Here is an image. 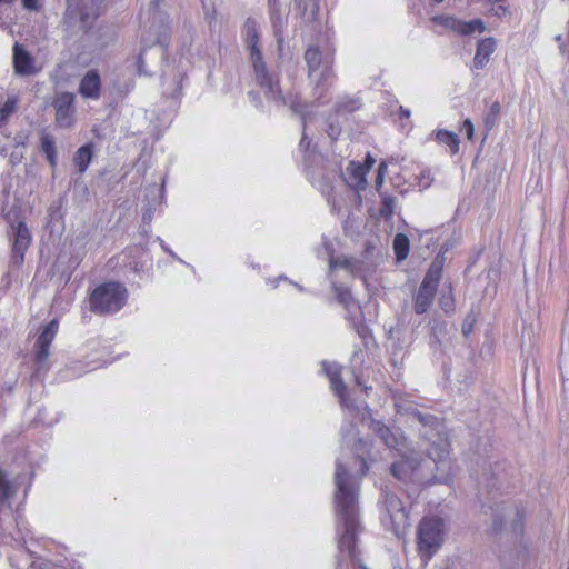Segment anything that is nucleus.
I'll return each mask as SVG.
<instances>
[{"label": "nucleus", "instance_id": "16", "mask_svg": "<svg viewBox=\"0 0 569 569\" xmlns=\"http://www.w3.org/2000/svg\"><path fill=\"white\" fill-rule=\"evenodd\" d=\"M40 147L41 151L46 156L48 163L52 169H54L58 164V154L53 137L42 132L40 136Z\"/></svg>", "mask_w": 569, "mask_h": 569}, {"label": "nucleus", "instance_id": "19", "mask_svg": "<svg viewBox=\"0 0 569 569\" xmlns=\"http://www.w3.org/2000/svg\"><path fill=\"white\" fill-rule=\"evenodd\" d=\"M450 453V443L447 439L433 442L428 449V456L436 462H446Z\"/></svg>", "mask_w": 569, "mask_h": 569}, {"label": "nucleus", "instance_id": "11", "mask_svg": "<svg viewBox=\"0 0 569 569\" xmlns=\"http://www.w3.org/2000/svg\"><path fill=\"white\" fill-rule=\"evenodd\" d=\"M13 68L20 76H31L40 71L34 64V58L18 42L13 46Z\"/></svg>", "mask_w": 569, "mask_h": 569}, {"label": "nucleus", "instance_id": "9", "mask_svg": "<svg viewBox=\"0 0 569 569\" xmlns=\"http://www.w3.org/2000/svg\"><path fill=\"white\" fill-rule=\"evenodd\" d=\"M432 21L462 37L471 36L476 32L482 33L486 30L485 22L481 19L463 21L452 16L441 14L432 17Z\"/></svg>", "mask_w": 569, "mask_h": 569}, {"label": "nucleus", "instance_id": "15", "mask_svg": "<svg viewBox=\"0 0 569 569\" xmlns=\"http://www.w3.org/2000/svg\"><path fill=\"white\" fill-rule=\"evenodd\" d=\"M93 158V144L87 143L80 147L73 157V163L77 167L79 173H83L89 168Z\"/></svg>", "mask_w": 569, "mask_h": 569}, {"label": "nucleus", "instance_id": "27", "mask_svg": "<svg viewBox=\"0 0 569 569\" xmlns=\"http://www.w3.org/2000/svg\"><path fill=\"white\" fill-rule=\"evenodd\" d=\"M439 306L445 313L450 315L456 309V301L452 291L450 290L447 295H442L439 299Z\"/></svg>", "mask_w": 569, "mask_h": 569}, {"label": "nucleus", "instance_id": "14", "mask_svg": "<svg viewBox=\"0 0 569 569\" xmlns=\"http://www.w3.org/2000/svg\"><path fill=\"white\" fill-rule=\"evenodd\" d=\"M348 184L356 190H365L367 187V170L361 162L350 161L347 167Z\"/></svg>", "mask_w": 569, "mask_h": 569}, {"label": "nucleus", "instance_id": "30", "mask_svg": "<svg viewBox=\"0 0 569 569\" xmlns=\"http://www.w3.org/2000/svg\"><path fill=\"white\" fill-rule=\"evenodd\" d=\"M500 111H501V106L498 101L493 102L490 107V110H489V113L486 118V123L487 126L489 123L493 124L497 117L500 114Z\"/></svg>", "mask_w": 569, "mask_h": 569}, {"label": "nucleus", "instance_id": "24", "mask_svg": "<svg viewBox=\"0 0 569 569\" xmlns=\"http://www.w3.org/2000/svg\"><path fill=\"white\" fill-rule=\"evenodd\" d=\"M361 108V102L357 98H346L336 104L337 114L352 113Z\"/></svg>", "mask_w": 569, "mask_h": 569}, {"label": "nucleus", "instance_id": "2", "mask_svg": "<svg viewBox=\"0 0 569 569\" xmlns=\"http://www.w3.org/2000/svg\"><path fill=\"white\" fill-rule=\"evenodd\" d=\"M246 42L250 51V59L256 74L257 83L266 89V96L273 100L284 102L280 83L278 79H273L268 72L267 66L263 61L262 53L258 47L259 33L257 22L252 18H248L244 22Z\"/></svg>", "mask_w": 569, "mask_h": 569}, {"label": "nucleus", "instance_id": "43", "mask_svg": "<svg viewBox=\"0 0 569 569\" xmlns=\"http://www.w3.org/2000/svg\"><path fill=\"white\" fill-rule=\"evenodd\" d=\"M159 6V2L158 0L154 1V7H158Z\"/></svg>", "mask_w": 569, "mask_h": 569}, {"label": "nucleus", "instance_id": "37", "mask_svg": "<svg viewBox=\"0 0 569 569\" xmlns=\"http://www.w3.org/2000/svg\"><path fill=\"white\" fill-rule=\"evenodd\" d=\"M388 169V164L386 161H381L378 166L377 174L386 176Z\"/></svg>", "mask_w": 569, "mask_h": 569}, {"label": "nucleus", "instance_id": "22", "mask_svg": "<svg viewBox=\"0 0 569 569\" xmlns=\"http://www.w3.org/2000/svg\"><path fill=\"white\" fill-rule=\"evenodd\" d=\"M415 468L416 466L411 461L401 459L391 465L390 471L397 479H405Z\"/></svg>", "mask_w": 569, "mask_h": 569}, {"label": "nucleus", "instance_id": "8", "mask_svg": "<svg viewBox=\"0 0 569 569\" xmlns=\"http://www.w3.org/2000/svg\"><path fill=\"white\" fill-rule=\"evenodd\" d=\"M76 94L69 91L56 92L50 101L58 128L69 129L76 123Z\"/></svg>", "mask_w": 569, "mask_h": 569}, {"label": "nucleus", "instance_id": "41", "mask_svg": "<svg viewBox=\"0 0 569 569\" xmlns=\"http://www.w3.org/2000/svg\"><path fill=\"white\" fill-rule=\"evenodd\" d=\"M13 2H14V0H0V3H4V4H11Z\"/></svg>", "mask_w": 569, "mask_h": 569}, {"label": "nucleus", "instance_id": "1", "mask_svg": "<svg viewBox=\"0 0 569 569\" xmlns=\"http://www.w3.org/2000/svg\"><path fill=\"white\" fill-rule=\"evenodd\" d=\"M335 483L336 511L345 526V531L339 538V549L346 552L352 562H357L360 556L357 537L359 531L357 491L349 482L347 468L341 462L336 465Z\"/></svg>", "mask_w": 569, "mask_h": 569}, {"label": "nucleus", "instance_id": "5", "mask_svg": "<svg viewBox=\"0 0 569 569\" xmlns=\"http://www.w3.org/2000/svg\"><path fill=\"white\" fill-rule=\"evenodd\" d=\"M442 543V520L425 517L418 526L417 545L419 555L430 560Z\"/></svg>", "mask_w": 569, "mask_h": 569}, {"label": "nucleus", "instance_id": "21", "mask_svg": "<svg viewBox=\"0 0 569 569\" xmlns=\"http://www.w3.org/2000/svg\"><path fill=\"white\" fill-rule=\"evenodd\" d=\"M393 251L398 261L408 258L410 251V241L405 233H397L392 242Z\"/></svg>", "mask_w": 569, "mask_h": 569}, {"label": "nucleus", "instance_id": "18", "mask_svg": "<svg viewBox=\"0 0 569 569\" xmlns=\"http://www.w3.org/2000/svg\"><path fill=\"white\" fill-rule=\"evenodd\" d=\"M436 140L438 143L448 147L451 154H457L459 152L460 141L457 133L440 129L436 131Z\"/></svg>", "mask_w": 569, "mask_h": 569}, {"label": "nucleus", "instance_id": "40", "mask_svg": "<svg viewBox=\"0 0 569 569\" xmlns=\"http://www.w3.org/2000/svg\"><path fill=\"white\" fill-rule=\"evenodd\" d=\"M300 144L303 146V144H309V141L307 142V136L303 134L302 138H301V141H300Z\"/></svg>", "mask_w": 569, "mask_h": 569}, {"label": "nucleus", "instance_id": "34", "mask_svg": "<svg viewBox=\"0 0 569 569\" xmlns=\"http://www.w3.org/2000/svg\"><path fill=\"white\" fill-rule=\"evenodd\" d=\"M327 132L333 140H336L339 137L341 129L338 126L329 124Z\"/></svg>", "mask_w": 569, "mask_h": 569}, {"label": "nucleus", "instance_id": "6", "mask_svg": "<svg viewBox=\"0 0 569 569\" xmlns=\"http://www.w3.org/2000/svg\"><path fill=\"white\" fill-rule=\"evenodd\" d=\"M59 322L52 319L48 322L43 330L38 336L33 346V361L36 363V373H47L49 371V351L50 347L57 336Z\"/></svg>", "mask_w": 569, "mask_h": 569}, {"label": "nucleus", "instance_id": "7", "mask_svg": "<svg viewBox=\"0 0 569 569\" xmlns=\"http://www.w3.org/2000/svg\"><path fill=\"white\" fill-rule=\"evenodd\" d=\"M11 243L10 268L20 269L24 262V256L31 244L32 234L26 223L20 220L11 224L9 232Z\"/></svg>", "mask_w": 569, "mask_h": 569}, {"label": "nucleus", "instance_id": "28", "mask_svg": "<svg viewBox=\"0 0 569 569\" xmlns=\"http://www.w3.org/2000/svg\"><path fill=\"white\" fill-rule=\"evenodd\" d=\"M358 261L355 258H338L331 262L332 267L343 268L350 272H355L357 269Z\"/></svg>", "mask_w": 569, "mask_h": 569}, {"label": "nucleus", "instance_id": "26", "mask_svg": "<svg viewBox=\"0 0 569 569\" xmlns=\"http://www.w3.org/2000/svg\"><path fill=\"white\" fill-rule=\"evenodd\" d=\"M380 196H381V209H380L381 214L385 218L392 217L393 211H395V198L389 194H386V193H382Z\"/></svg>", "mask_w": 569, "mask_h": 569}, {"label": "nucleus", "instance_id": "17", "mask_svg": "<svg viewBox=\"0 0 569 569\" xmlns=\"http://www.w3.org/2000/svg\"><path fill=\"white\" fill-rule=\"evenodd\" d=\"M18 485L8 477L6 470L0 467V502H4L17 495Z\"/></svg>", "mask_w": 569, "mask_h": 569}, {"label": "nucleus", "instance_id": "4", "mask_svg": "<svg viewBox=\"0 0 569 569\" xmlns=\"http://www.w3.org/2000/svg\"><path fill=\"white\" fill-rule=\"evenodd\" d=\"M442 270L443 259L437 257L429 266L413 296V309L417 315H423L431 308L442 278Z\"/></svg>", "mask_w": 569, "mask_h": 569}, {"label": "nucleus", "instance_id": "3", "mask_svg": "<svg viewBox=\"0 0 569 569\" xmlns=\"http://www.w3.org/2000/svg\"><path fill=\"white\" fill-rule=\"evenodd\" d=\"M127 300L128 290L119 281H104L98 284L88 297L90 310L99 316L120 311Z\"/></svg>", "mask_w": 569, "mask_h": 569}, {"label": "nucleus", "instance_id": "23", "mask_svg": "<svg viewBox=\"0 0 569 569\" xmlns=\"http://www.w3.org/2000/svg\"><path fill=\"white\" fill-rule=\"evenodd\" d=\"M305 59L310 72L318 70L322 61L320 49L317 46H310L305 52Z\"/></svg>", "mask_w": 569, "mask_h": 569}, {"label": "nucleus", "instance_id": "33", "mask_svg": "<svg viewBox=\"0 0 569 569\" xmlns=\"http://www.w3.org/2000/svg\"><path fill=\"white\" fill-rule=\"evenodd\" d=\"M375 162H376L375 158L370 153H367L365 161H363V163H361V166L363 167V169L367 170V172H369L371 170V168L373 167Z\"/></svg>", "mask_w": 569, "mask_h": 569}, {"label": "nucleus", "instance_id": "29", "mask_svg": "<svg viewBox=\"0 0 569 569\" xmlns=\"http://www.w3.org/2000/svg\"><path fill=\"white\" fill-rule=\"evenodd\" d=\"M14 109L16 101L7 100L0 108V122L6 121V119L14 111Z\"/></svg>", "mask_w": 569, "mask_h": 569}, {"label": "nucleus", "instance_id": "44", "mask_svg": "<svg viewBox=\"0 0 569 569\" xmlns=\"http://www.w3.org/2000/svg\"><path fill=\"white\" fill-rule=\"evenodd\" d=\"M433 1H435V2H438V3H440V2H442L443 0H433Z\"/></svg>", "mask_w": 569, "mask_h": 569}, {"label": "nucleus", "instance_id": "42", "mask_svg": "<svg viewBox=\"0 0 569 569\" xmlns=\"http://www.w3.org/2000/svg\"><path fill=\"white\" fill-rule=\"evenodd\" d=\"M358 445H359V446H361V447H363L366 443H365V441H363L362 439H359V440H358Z\"/></svg>", "mask_w": 569, "mask_h": 569}, {"label": "nucleus", "instance_id": "20", "mask_svg": "<svg viewBox=\"0 0 569 569\" xmlns=\"http://www.w3.org/2000/svg\"><path fill=\"white\" fill-rule=\"evenodd\" d=\"M375 432L388 448H397L400 445L398 437L382 422L375 423Z\"/></svg>", "mask_w": 569, "mask_h": 569}, {"label": "nucleus", "instance_id": "38", "mask_svg": "<svg viewBox=\"0 0 569 569\" xmlns=\"http://www.w3.org/2000/svg\"><path fill=\"white\" fill-rule=\"evenodd\" d=\"M471 331H472V323H470V325H468V326H467V325H463V326H462V332H463V335H465L466 337H467V336H469V333H470Z\"/></svg>", "mask_w": 569, "mask_h": 569}, {"label": "nucleus", "instance_id": "36", "mask_svg": "<svg viewBox=\"0 0 569 569\" xmlns=\"http://www.w3.org/2000/svg\"><path fill=\"white\" fill-rule=\"evenodd\" d=\"M383 181H385V177L383 176H381V174H377L376 176L375 188H376V190H377V192L379 194H382L381 189H382V186H383Z\"/></svg>", "mask_w": 569, "mask_h": 569}, {"label": "nucleus", "instance_id": "32", "mask_svg": "<svg viewBox=\"0 0 569 569\" xmlns=\"http://www.w3.org/2000/svg\"><path fill=\"white\" fill-rule=\"evenodd\" d=\"M22 6L29 11H39L40 9L38 0H22Z\"/></svg>", "mask_w": 569, "mask_h": 569}, {"label": "nucleus", "instance_id": "25", "mask_svg": "<svg viewBox=\"0 0 569 569\" xmlns=\"http://www.w3.org/2000/svg\"><path fill=\"white\" fill-rule=\"evenodd\" d=\"M333 291L337 300L343 305L346 308H349L352 303H355V299L352 297L351 290L341 284H335Z\"/></svg>", "mask_w": 569, "mask_h": 569}, {"label": "nucleus", "instance_id": "13", "mask_svg": "<svg viewBox=\"0 0 569 569\" xmlns=\"http://www.w3.org/2000/svg\"><path fill=\"white\" fill-rule=\"evenodd\" d=\"M496 49L497 41L495 38L488 37L479 40L473 57V69L480 70L485 68Z\"/></svg>", "mask_w": 569, "mask_h": 569}, {"label": "nucleus", "instance_id": "35", "mask_svg": "<svg viewBox=\"0 0 569 569\" xmlns=\"http://www.w3.org/2000/svg\"><path fill=\"white\" fill-rule=\"evenodd\" d=\"M357 459L359 460V463H360L361 475L365 476L369 470V465L367 462V459L362 456H358Z\"/></svg>", "mask_w": 569, "mask_h": 569}, {"label": "nucleus", "instance_id": "31", "mask_svg": "<svg viewBox=\"0 0 569 569\" xmlns=\"http://www.w3.org/2000/svg\"><path fill=\"white\" fill-rule=\"evenodd\" d=\"M461 130L466 131V136H467L468 140H472L473 139L475 126H473L472 121L469 118L463 120Z\"/></svg>", "mask_w": 569, "mask_h": 569}, {"label": "nucleus", "instance_id": "39", "mask_svg": "<svg viewBox=\"0 0 569 569\" xmlns=\"http://www.w3.org/2000/svg\"><path fill=\"white\" fill-rule=\"evenodd\" d=\"M353 565H357L359 567V569H369L366 565L361 563V560L359 559V561L357 562H352Z\"/></svg>", "mask_w": 569, "mask_h": 569}, {"label": "nucleus", "instance_id": "10", "mask_svg": "<svg viewBox=\"0 0 569 569\" xmlns=\"http://www.w3.org/2000/svg\"><path fill=\"white\" fill-rule=\"evenodd\" d=\"M326 376L330 381V387L335 395L339 398L341 406H348V389L342 380L341 368L337 365L323 362L322 363Z\"/></svg>", "mask_w": 569, "mask_h": 569}, {"label": "nucleus", "instance_id": "12", "mask_svg": "<svg viewBox=\"0 0 569 569\" xmlns=\"http://www.w3.org/2000/svg\"><path fill=\"white\" fill-rule=\"evenodd\" d=\"M102 81L98 70L92 69L83 74L78 91L84 99L98 100L101 96Z\"/></svg>", "mask_w": 569, "mask_h": 569}]
</instances>
